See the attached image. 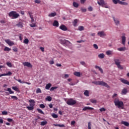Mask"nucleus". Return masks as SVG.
Masks as SVG:
<instances>
[{
  "label": "nucleus",
  "instance_id": "obj_57",
  "mask_svg": "<svg viewBox=\"0 0 129 129\" xmlns=\"http://www.w3.org/2000/svg\"><path fill=\"white\" fill-rule=\"evenodd\" d=\"M88 10L89 12H92L93 11V9L91 7H89Z\"/></svg>",
  "mask_w": 129,
  "mask_h": 129
},
{
  "label": "nucleus",
  "instance_id": "obj_53",
  "mask_svg": "<svg viewBox=\"0 0 129 129\" xmlns=\"http://www.w3.org/2000/svg\"><path fill=\"white\" fill-rule=\"evenodd\" d=\"M20 83H26V84H28V85H30L31 84V83L30 82H25L24 81H19Z\"/></svg>",
  "mask_w": 129,
  "mask_h": 129
},
{
  "label": "nucleus",
  "instance_id": "obj_16",
  "mask_svg": "<svg viewBox=\"0 0 129 129\" xmlns=\"http://www.w3.org/2000/svg\"><path fill=\"white\" fill-rule=\"evenodd\" d=\"M53 27H56V28H58V27H59V22H58V21L55 20L53 22Z\"/></svg>",
  "mask_w": 129,
  "mask_h": 129
},
{
  "label": "nucleus",
  "instance_id": "obj_12",
  "mask_svg": "<svg viewBox=\"0 0 129 129\" xmlns=\"http://www.w3.org/2000/svg\"><path fill=\"white\" fill-rule=\"evenodd\" d=\"M59 29L61 30L62 31H66L68 29L67 28V27L65 26L64 25H61L59 26Z\"/></svg>",
  "mask_w": 129,
  "mask_h": 129
},
{
  "label": "nucleus",
  "instance_id": "obj_20",
  "mask_svg": "<svg viewBox=\"0 0 129 129\" xmlns=\"http://www.w3.org/2000/svg\"><path fill=\"white\" fill-rule=\"evenodd\" d=\"M121 124H124V125H125V126H129V123L127 121H122Z\"/></svg>",
  "mask_w": 129,
  "mask_h": 129
},
{
  "label": "nucleus",
  "instance_id": "obj_17",
  "mask_svg": "<svg viewBox=\"0 0 129 129\" xmlns=\"http://www.w3.org/2000/svg\"><path fill=\"white\" fill-rule=\"evenodd\" d=\"M114 62H115V65H116V66L117 65H119V64H120V60H119V59H117V58H115L114 59Z\"/></svg>",
  "mask_w": 129,
  "mask_h": 129
},
{
  "label": "nucleus",
  "instance_id": "obj_24",
  "mask_svg": "<svg viewBox=\"0 0 129 129\" xmlns=\"http://www.w3.org/2000/svg\"><path fill=\"white\" fill-rule=\"evenodd\" d=\"M52 86V84L49 83L47 84L45 86V89H47V90L50 89V88Z\"/></svg>",
  "mask_w": 129,
  "mask_h": 129
},
{
  "label": "nucleus",
  "instance_id": "obj_6",
  "mask_svg": "<svg viewBox=\"0 0 129 129\" xmlns=\"http://www.w3.org/2000/svg\"><path fill=\"white\" fill-rule=\"evenodd\" d=\"M24 20L20 21L17 24L16 27L18 28H20V29H23L24 28Z\"/></svg>",
  "mask_w": 129,
  "mask_h": 129
},
{
  "label": "nucleus",
  "instance_id": "obj_10",
  "mask_svg": "<svg viewBox=\"0 0 129 129\" xmlns=\"http://www.w3.org/2000/svg\"><path fill=\"white\" fill-rule=\"evenodd\" d=\"M23 64L24 65V66H27V67H29V68H33V66L32 65V64H31V63L29 62H24L23 63Z\"/></svg>",
  "mask_w": 129,
  "mask_h": 129
},
{
  "label": "nucleus",
  "instance_id": "obj_35",
  "mask_svg": "<svg viewBox=\"0 0 129 129\" xmlns=\"http://www.w3.org/2000/svg\"><path fill=\"white\" fill-rule=\"evenodd\" d=\"M90 101L92 103H96L97 102V101L95 99H91L90 100Z\"/></svg>",
  "mask_w": 129,
  "mask_h": 129
},
{
  "label": "nucleus",
  "instance_id": "obj_43",
  "mask_svg": "<svg viewBox=\"0 0 129 129\" xmlns=\"http://www.w3.org/2000/svg\"><path fill=\"white\" fill-rule=\"evenodd\" d=\"M28 14H29L30 19L34 18V17L33 16V13L28 12Z\"/></svg>",
  "mask_w": 129,
  "mask_h": 129
},
{
  "label": "nucleus",
  "instance_id": "obj_29",
  "mask_svg": "<svg viewBox=\"0 0 129 129\" xmlns=\"http://www.w3.org/2000/svg\"><path fill=\"white\" fill-rule=\"evenodd\" d=\"M7 91H9L10 94H14V91H12V89L10 88L7 89Z\"/></svg>",
  "mask_w": 129,
  "mask_h": 129
},
{
  "label": "nucleus",
  "instance_id": "obj_8",
  "mask_svg": "<svg viewBox=\"0 0 129 129\" xmlns=\"http://www.w3.org/2000/svg\"><path fill=\"white\" fill-rule=\"evenodd\" d=\"M60 44H62L63 46H67L68 44H70V41L65 39H61L60 40Z\"/></svg>",
  "mask_w": 129,
  "mask_h": 129
},
{
  "label": "nucleus",
  "instance_id": "obj_25",
  "mask_svg": "<svg viewBox=\"0 0 129 129\" xmlns=\"http://www.w3.org/2000/svg\"><path fill=\"white\" fill-rule=\"evenodd\" d=\"M56 14L55 12L51 13L48 15V17H49L50 18H52L53 17H55V16H56Z\"/></svg>",
  "mask_w": 129,
  "mask_h": 129
},
{
  "label": "nucleus",
  "instance_id": "obj_22",
  "mask_svg": "<svg viewBox=\"0 0 129 129\" xmlns=\"http://www.w3.org/2000/svg\"><path fill=\"white\" fill-rule=\"evenodd\" d=\"M95 68L96 69H99V70L100 71L101 73H103V70H102L101 68H100V67L96 66H95Z\"/></svg>",
  "mask_w": 129,
  "mask_h": 129
},
{
  "label": "nucleus",
  "instance_id": "obj_21",
  "mask_svg": "<svg viewBox=\"0 0 129 129\" xmlns=\"http://www.w3.org/2000/svg\"><path fill=\"white\" fill-rule=\"evenodd\" d=\"M74 75H75V76H77V77H80L81 74L80 73V72H75L74 73Z\"/></svg>",
  "mask_w": 129,
  "mask_h": 129
},
{
  "label": "nucleus",
  "instance_id": "obj_60",
  "mask_svg": "<svg viewBox=\"0 0 129 129\" xmlns=\"http://www.w3.org/2000/svg\"><path fill=\"white\" fill-rule=\"evenodd\" d=\"M35 3L36 4H40V3H41V1L40 0H35Z\"/></svg>",
  "mask_w": 129,
  "mask_h": 129
},
{
  "label": "nucleus",
  "instance_id": "obj_61",
  "mask_svg": "<svg viewBox=\"0 0 129 129\" xmlns=\"http://www.w3.org/2000/svg\"><path fill=\"white\" fill-rule=\"evenodd\" d=\"M80 2L81 4H83L86 2V0H80Z\"/></svg>",
  "mask_w": 129,
  "mask_h": 129
},
{
  "label": "nucleus",
  "instance_id": "obj_62",
  "mask_svg": "<svg viewBox=\"0 0 129 129\" xmlns=\"http://www.w3.org/2000/svg\"><path fill=\"white\" fill-rule=\"evenodd\" d=\"M77 43H82L85 42V40H79L77 41Z\"/></svg>",
  "mask_w": 129,
  "mask_h": 129
},
{
  "label": "nucleus",
  "instance_id": "obj_38",
  "mask_svg": "<svg viewBox=\"0 0 129 129\" xmlns=\"http://www.w3.org/2000/svg\"><path fill=\"white\" fill-rule=\"evenodd\" d=\"M117 68L118 69H120V70H122L123 69V67H122L120 64L117 65Z\"/></svg>",
  "mask_w": 129,
  "mask_h": 129
},
{
  "label": "nucleus",
  "instance_id": "obj_63",
  "mask_svg": "<svg viewBox=\"0 0 129 129\" xmlns=\"http://www.w3.org/2000/svg\"><path fill=\"white\" fill-rule=\"evenodd\" d=\"M71 124H72V125H74V124H75V121H74V120L72 121Z\"/></svg>",
  "mask_w": 129,
  "mask_h": 129
},
{
  "label": "nucleus",
  "instance_id": "obj_18",
  "mask_svg": "<svg viewBox=\"0 0 129 129\" xmlns=\"http://www.w3.org/2000/svg\"><path fill=\"white\" fill-rule=\"evenodd\" d=\"M94 108L92 107H85L83 109V110L84 111H85V110H93Z\"/></svg>",
  "mask_w": 129,
  "mask_h": 129
},
{
  "label": "nucleus",
  "instance_id": "obj_19",
  "mask_svg": "<svg viewBox=\"0 0 129 129\" xmlns=\"http://www.w3.org/2000/svg\"><path fill=\"white\" fill-rule=\"evenodd\" d=\"M77 23H78V19H75L74 21L73 22V24L74 27H77Z\"/></svg>",
  "mask_w": 129,
  "mask_h": 129
},
{
  "label": "nucleus",
  "instance_id": "obj_48",
  "mask_svg": "<svg viewBox=\"0 0 129 129\" xmlns=\"http://www.w3.org/2000/svg\"><path fill=\"white\" fill-rule=\"evenodd\" d=\"M88 128L91 129V122H89L88 123Z\"/></svg>",
  "mask_w": 129,
  "mask_h": 129
},
{
  "label": "nucleus",
  "instance_id": "obj_45",
  "mask_svg": "<svg viewBox=\"0 0 129 129\" xmlns=\"http://www.w3.org/2000/svg\"><path fill=\"white\" fill-rule=\"evenodd\" d=\"M29 25L30 26V27H31V28H35V27H36V23H33L31 24H30Z\"/></svg>",
  "mask_w": 129,
  "mask_h": 129
},
{
  "label": "nucleus",
  "instance_id": "obj_51",
  "mask_svg": "<svg viewBox=\"0 0 129 129\" xmlns=\"http://www.w3.org/2000/svg\"><path fill=\"white\" fill-rule=\"evenodd\" d=\"M99 110H100V111H101V112H102V111H105L106 110V109H105V108L103 107V108H100Z\"/></svg>",
  "mask_w": 129,
  "mask_h": 129
},
{
  "label": "nucleus",
  "instance_id": "obj_9",
  "mask_svg": "<svg viewBox=\"0 0 129 129\" xmlns=\"http://www.w3.org/2000/svg\"><path fill=\"white\" fill-rule=\"evenodd\" d=\"M5 41L10 46L15 45V43H14V42L11 41V40L10 39H6Z\"/></svg>",
  "mask_w": 129,
  "mask_h": 129
},
{
  "label": "nucleus",
  "instance_id": "obj_28",
  "mask_svg": "<svg viewBox=\"0 0 129 129\" xmlns=\"http://www.w3.org/2000/svg\"><path fill=\"white\" fill-rule=\"evenodd\" d=\"M106 55L109 56V55H112V51L111 50H108L106 52Z\"/></svg>",
  "mask_w": 129,
  "mask_h": 129
},
{
  "label": "nucleus",
  "instance_id": "obj_7",
  "mask_svg": "<svg viewBox=\"0 0 129 129\" xmlns=\"http://www.w3.org/2000/svg\"><path fill=\"white\" fill-rule=\"evenodd\" d=\"M97 4L99 6H101L102 8H105V9H108V7L105 5V3L104 2V1H101V3L99 2V1H98Z\"/></svg>",
  "mask_w": 129,
  "mask_h": 129
},
{
  "label": "nucleus",
  "instance_id": "obj_11",
  "mask_svg": "<svg viewBox=\"0 0 129 129\" xmlns=\"http://www.w3.org/2000/svg\"><path fill=\"white\" fill-rule=\"evenodd\" d=\"M121 40H122V45H125V34H123V35L121 36Z\"/></svg>",
  "mask_w": 129,
  "mask_h": 129
},
{
  "label": "nucleus",
  "instance_id": "obj_46",
  "mask_svg": "<svg viewBox=\"0 0 129 129\" xmlns=\"http://www.w3.org/2000/svg\"><path fill=\"white\" fill-rule=\"evenodd\" d=\"M36 93H42V91L41 90V89L40 88L37 89Z\"/></svg>",
  "mask_w": 129,
  "mask_h": 129
},
{
  "label": "nucleus",
  "instance_id": "obj_37",
  "mask_svg": "<svg viewBox=\"0 0 129 129\" xmlns=\"http://www.w3.org/2000/svg\"><path fill=\"white\" fill-rule=\"evenodd\" d=\"M73 6L74 7H75V8H78V7L79 6V5L76 2H74Z\"/></svg>",
  "mask_w": 129,
  "mask_h": 129
},
{
  "label": "nucleus",
  "instance_id": "obj_13",
  "mask_svg": "<svg viewBox=\"0 0 129 129\" xmlns=\"http://www.w3.org/2000/svg\"><path fill=\"white\" fill-rule=\"evenodd\" d=\"M113 20L116 25V26H118L120 24L119 20L117 18H115L114 17H113Z\"/></svg>",
  "mask_w": 129,
  "mask_h": 129
},
{
  "label": "nucleus",
  "instance_id": "obj_39",
  "mask_svg": "<svg viewBox=\"0 0 129 129\" xmlns=\"http://www.w3.org/2000/svg\"><path fill=\"white\" fill-rule=\"evenodd\" d=\"M46 100L51 101L52 100V97L51 96H47V98H46Z\"/></svg>",
  "mask_w": 129,
  "mask_h": 129
},
{
  "label": "nucleus",
  "instance_id": "obj_4",
  "mask_svg": "<svg viewBox=\"0 0 129 129\" xmlns=\"http://www.w3.org/2000/svg\"><path fill=\"white\" fill-rule=\"evenodd\" d=\"M29 102H30V106H27L26 108L28 110H33L34 109V106H35V101L33 99H30Z\"/></svg>",
  "mask_w": 129,
  "mask_h": 129
},
{
  "label": "nucleus",
  "instance_id": "obj_36",
  "mask_svg": "<svg viewBox=\"0 0 129 129\" xmlns=\"http://www.w3.org/2000/svg\"><path fill=\"white\" fill-rule=\"evenodd\" d=\"M24 44H29V39L28 38H25L23 41Z\"/></svg>",
  "mask_w": 129,
  "mask_h": 129
},
{
  "label": "nucleus",
  "instance_id": "obj_42",
  "mask_svg": "<svg viewBox=\"0 0 129 129\" xmlns=\"http://www.w3.org/2000/svg\"><path fill=\"white\" fill-rule=\"evenodd\" d=\"M37 111H38L39 113H41V114H44V112L41 109H37Z\"/></svg>",
  "mask_w": 129,
  "mask_h": 129
},
{
  "label": "nucleus",
  "instance_id": "obj_15",
  "mask_svg": "<svg viewBox=\"0 0 129 129\" xmlns=\"http://www.w3.org/2000/svg\"><path fill=\"white\" fill-rule=\"evenodd\" d=\"M126 93H127V89L126 88L123 89L121 91V94H122V95H125Z\"/></svg>",
  "mask_w": 129,
  "mask_h": 129
},
{
  "label": "nucleus",
  "instance_id": "obj_31",
  "mask_svg": "<svg viewBox=\"0 0 129 129\" xmlns=\"http://www.w3.org/2000/svg\"><path fill=\"white\" fill-rule=\"evenodd\" d=\"M12 49L11 48H10L8 47H5V49H4V51H5V52H9V51H11Z\"/></svg>",
  "mask_w": 129,
  "mask_h": 129
},
{
  "label": "nucleus",
  "instance_id": "obj_50",
  "mask_svg": "<svg viewBox=\"0 0 129 129\" xmlns=\"http://www.w3.org/2000/svg\"><path fill=\"white\" fill-rule=\"evenodd\" d=\"M52 116L53 117V118H57L58 117V115L56 114H52Z\"/></svg>",
  "mask_w": 129,
  "mask_h": 129
},
{
  "label": "nucleus",
  "instance_id": "obj_49",
  "mask_svg": "<svg viewBox=\"0 0 129 129\" xmlns=\"http://www.w3.org/2000/svg\"><path fill=\"white\" fill-rule=\"evenodd\" d=\"M3 115H8V111H4L2 112Z\"/></svg>",
  "mask_w": 129,
  "mask_h": 129
},
{
  "label": "nucleus",
  "instance_id": "obj_23",
  "mask_svg": "<svg viewBox=\"0 0 129 129\" xmlns=\"http://www.w3.org/2000/svg\"><path fill=\"white\" fill-rule=\"evenodd\" d=\"M118 51H125L126 50V48H125V47H120L117 48Z\"/></svg>",
  "mask_w": 129,
  "mask_h": 129
},
{
  "label": "nucleus",
  "instance_id": "obj_32",
  "mask_svg": "<svg viewBox=\"0 0 129 129\" xmlns=\"http://www.w3.org/2000/svg\"><path fill=\"white\" fill-rule=\"evenodd\" d=\"M12 72H8L6 75L2 74V75H1V76H6V75L10 76L12 75Z\"/></svg>",
  "mask_w": 129,
  "mask_h": 129
},
{
  "label": "nucleus",
  "instance_id": "obj_5",
  "mask_svg": "<svg viewBox=\"0 0 129 129\" xmlns=\"http://www.w3.org/2000/svg\"><path fill=\"white\" fill-rule=\"evenodd\" d=\"M77 100H75L73 99H70L67 100V104L68 105H74L76 103H77Z\"/></svg>",
  "mask_w": 129,
  "mask_h": 129
},
{
  "label": "nucleus",
  "instance_id": "obj_58",
  "mask_svg": "<svg viewBox=\"0 0 129 129\" xmlns=\"http://www.w3.org/2000/svg\"><path fill=\"white\" fill-rule=\"evenodd\" d=\"M7 120L9 121V122H12V121H14L13 119L10 118H7Z\"/></svg>",
  "mask_w": 129,
  "mask_h": 129
},
{
  "label": "nucleus",
  "instance_id": "obj_52",
  "mask_svg": "<svg viewBox=\"0 0 129 129\" xmlns=\"http://www.w3.org/2000/svg\"><path fill=\"white\" fill-rule=\"evenodd\" d=\"M112 2L113 4H114L115 5H116L118 3L119 0H112Z\"/></svg>",
  "mask_w": 129,
  "mask_h": 129
},
{
  "label": "nucleus",
  "instance_id": "obj_41",
  "mask_svg": "<svg viewBox=\"0 0 129 129\" xmlns=\"http://www.w3.org/2000/svg\"><path fill=\"white\" fill-rule=\"evenodd\" d=\"M74 82H71V81H69V84H70V85H75V84H77V82L76 83H73Z\"/></svg>",
  "mask_w": 129,
  "mask_h": 129
},
{
  "label": "nucleus",
  "instance_id": "obj_59",
  "mask_svg": "<svg viewBox=\"0 0 129 129\" xmlns=\"http://www.w3.org/2000/svg\"><path fill=\"white\" fill-rule=\"evenodd\" d=\"M93 47L94 48H95V49H98V46H97V44H94L93 45Z\"/></svg>",
  "mask_w": 129,
  "mask_h": 129
},
{
  "label": "nucleus",
  "instance_id": "obj_64",
  "mask_svg": "<svg viewBox=\"0 0 129 129\" xmlns=\"http://www.w3.org/2000/svg\"><path fill=\"white\" fill-rule=\"evenodd\" d=\"M69 75L68 74L64 75V78H69Z\"/></svg>",
  "mask_w": 129,
  "mask_h": 129
},
{
  "label": "nucleus",
  "instance_id": "obj_34",
  "mask_svg": "<svg viewBox=\"0 0 129 129\" xmlns=\"http://www.w3.org/2000/svg\"><path fill=\"white\" fill-rule=\"evenodd\" d=\"M47 122L46 121H43L40 122L41 125H46L47 124Z\"/></svg>",
  "mask_w": 129,
  "mask_h": 129
},
{
  "label": "nucleus",
  "instance_id": "obj_33",
  "mask_svg": "<svg viewBox=\"0 0 129 129\" xmlns=\"http://www.w3.org/2000/svg\"><path fill=\"white\" fill-rule=\"evenodd\" d=\"M84 94L85 96H89V92L88 90H86L85 91Z\"/></svg>",
  "mask_w": 129,
  "mask_h": 129
},
{
  "label": "nucleus",
  "instance_id": "obj_47",
  "mask_svg": "<svg viewBox=\"0 0 129 129\" xmlns=\"http://www.w3.org/2000/svg\"><path fill=\"white\" fill-rule=\"evenodd\" d=\"M11 98L12 99H14L15 100H18V97H17L16 96H12Z\"/></svg>",
  "mask_w": 129,
  "mask_h": 129
},
{
  "label": "nucleus",
  "instance_id": "obj_40",
  "mask_svg": "<svg viewBox=\"0 0 129 129\" xmlns=\"http://www.w3.org/2000/svg\"><path fill=\"white\" fill-rule=\"evenodd\" d=\"M57 88H58V87H52L50 89V91H54V90L55 89H57Z\"/></svg>",
  "mask_w": 129,
  "mask_h": 129
},
{
  "label": "nucleus",
  "instance_id": "obj_26",
  "mask_svg": "<svg viewBox=\"0 0 129 129\" xmlns=\"http://www.w3.org/2000/svg\"><path fill=\"white\" fill-rule=\"evenodd\" d=\"M54 126H59V127H65V125L64 124H53Z\"/></svg>",
  "mask_w": 129,
  "mask_h": 129
},
{
  "label": "nucleus",
  "instance_id": "obj_56",
  "mask_svg": "<svg viewBox=\"0 0 129 129\" xmlns=\"http://www.w3.org/2000/svg\"><path fill=\"white\" fill-rule=\"evenodd\" d=\"M81 10L83 13H86L87 11L86 9L85 8H81Z\"/></svg>",
  "mask_w": 129,
  "mask_h": 129
},
{
  "label": "nucleus",
  "instance_id": "obj_44",
  "mask_svg": "<svg viewBox=\"0 0 129 129\" xmlns=\"http://www.w3.org/2000/svg\"><path fill=\"white\" fill-rule=\"evenodd\" d=\"M79 31H83L84 30V27L79 26L78 28Z\"/></svg>",
  "mask_w": 129,
  "mask_h": 129
},
{
  "label": "nucleus",
  "instance_id": "obj_2",
  "mask_svg": "<svg viewBox=\"0 0 129 129\" xmlns=\"http://www.w3.org/2000/svg\"><path fill=\"white\" fill-rule=\"evenodd\" d=\"M93 84H95L96 85H101L102 86H105V87H107V88H109V86L107 85L105 82L103 81H94L92 82Z\"/></svg>",
  "mask_w": 129,
  "mask_h": 129
},
{
  "label": "nucleus",
  "instance_id": "obj_55",
  "mask_svg": "<svg viewBox=\"0 0 129 129\" xmlns=\"http://www.w3.org/2000/svg\"><path fill=\"white\" fill-rule=\"evenodd\" d=\"M39 107H40V108H45V105L43 104H41L39 105Z\"/></svg>",
  "mask_w": 129,
  "mask_h": 129
},
{
  "label": "nucleus",
  "instance_id": "obj_30",
  "mask_svg": "<svg viewBox=\"0 0 129 129\" xmlns=\"http://www.w3.org/2000/svg\"><path fill=\"white\" fill-rule=\"evenodd\" d=\"M98 57L100 58V59H103V58H104V54L103 53H100L98 55Z\"/></svg>",
  "mask_w": 129,
  "mask_h": 129
},
{
  "label": "nucleus",
  "instance_id": "obj_1",
  "mask_svg": "<svg viewBox=\"0 0 129 129\" xmlns=\"http://www.w3.org/2000/svg\"><path fill=\"white\" fill-rule=\"evenodd\" d=\"M114 103L115 106H117L118 108H121L122 109H123V102L119 101V99L116 98L114 100Z\"/></svg>",
  "mask_w": 129,
  "mask_h": 129
},
{
  "label": "nucleus",
  "instance_id": "obj_27",
  "mask_svg": "<svg viewBox=\"0 0 129 129\" xmlns=\"http://www.w3.org/2000/svg\"><path fill=\"white\" fill-rule=\"evenodd\" d=\"M12 89L15 91H17V92H20V89H19L17 87H12Z\"/></svg>",
  "mask_w": 129,
  "mask_h": 129
},
{
  "label": "nucleus",
  "instance_id": "obj_14",
  "mask_svg": "<svg viewBox=\"0 0 129 129\" xmlns=\"http://www.w3.org/2000/svg\"><path fill=\"white\" fill-rule=\"evenodd\" d=\"M98 36H99V37H105V36H106V34L103 32V31H100L98 32L97 34Z\"/></svg>",
  "mask_w": 129,
  "mask_h": 129
},
{
  "label": "nucleus",
  "instance_id": "obj_54",
  "mask_svg": "<svg viewBox=\"0 0 129 129\" xmlns=\"http://www.w3.org/2000/svg\"><path fill=\"white\" fill-rule=\"evenodd\" d=\"M6 64L8 67H12V63L7 62Z\"/></svg>",
  "mask_w": 129,
  "mask_h": 129
},
{
  "label": "nucleus",
  "instance_id": "obj_3",
  "mask_svg": "<svg viewBox=\"0 0 129 129\" xmlns=\"http://www.w3.org/2000/svg\"><path fill=\"white\" fill-rule=\"evenodd\" d=\"M9 16L12 19H18L20 17V14L17 13L15 11H11L9 13Z\"/></svg>",
  "mask_w": 129,
  "mask_h": 129
}]
</instances>
